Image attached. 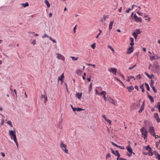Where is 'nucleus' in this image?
<instances>
[{
	"label": "nucleus",
	"mask_w": 160,
	"mask_h": 160,
	"mask_svg": "<svg viewBox=\"0 0 160 160\" xmlns=\"http://www.w3.org/2000/svg\"><path fill=\"white\" fill-rule=\"evenodd\" d=\"M108 101L109 102L112 103L113 105H116L117 104V102L111 98L108 99Z\"/></svg>",
	"instance_id": "nucleus-8"
},
{
	"label": "nucleus",
	"mask_w": 160,
	"mask_h": 160,
	"mask_svg": "<svg viewBox=\"0 0 160 160\" xmlns=\"http://www.w3.org/2000/svg\"><path fill=\"white\" fill-rule=\"evenodd\" d=\"M105 120L108 122V123L110 124H111V123H112V121L108 119V118H107V119Z\"/></svg>",
	"instance_id": "nucleus-38"
},
{
	"label": "nucleus",
	"mask_w": 160,
	"mask_h": 160,
	"mask_svg": "<svg viewBox=\"0 0 160 160\" xmlns=\"http://www.w3.org/2000/svg\"><path fill=\"white\" fill-rule=\"evenodd\" d=\"M140 131L144 139L146 140L148 137V132L147 130L145 127H143L140 129Z\"/></svg>",
	"instance_id": "nucleus-2"
},
{
	"label": "nucleus",
	"mask_w": 160,
	"mask_h": 160,
	"mask_svg": "<svg viewBox=\"0 0 160 160\" xmlns=\"http://www.w3.org/2000/svg\"><path fill=\"white\" fill-rule=\"evenodd\" d=\"M108 48H109L112 51L114 52V49L111 47V46L109 45L108 46Z\"/></svg>",
	"instance_id": "nucleus-47"
},
{
	"label": "nucleus",
	"mask_w": 160,
	"mask_h": 160,
	"mask_svg": "<svg viewBox=\"0 0 160 160\" xmlns=\"http://www.w3.org/2000/svg\"><path fill=\"white\" fill-rule=\"evenodd\" d=\"M106 92L105 91H102L101 92V95H103V98L105 102H106L107 100V98L106 97Z\"/></svg>",
	"instance_id": "nucleus-14"
},
{
	"label": "nucleus",
	"mask_w": 160,
	"mask_h": 160,
	"mask_svg": "<svg viewBox=\"0 0 160 160\" xmlns=\"http://www.w3.org/2000/svg\"><path fill=\"white\" fill-rule=\"evenodd\" d=\"M95 91L96 94L98 95L99 96H101V93L98 92V90L96 89H95Z\"/></svg>",
	"instance_id": "nucleus-42"
},
{
	"label": "nucleus",
	"mask_w": 160,
	"mask_h": 160,
	"mask_svg": "<svg viewBox=\"0 0 160 160\" xmlns=\"http://www.w3.org/2000/svg\"><path fill=\"white\" fill-rule=\"evenodd\" d=\"M108 71L110 72H112L114 74L116 75V73L117 71V69L116 68H110L108 69Z\"/></svg>",
	"instance_id": "nucleus-6"
},
{
	"label": "nucleus",
	"mask_w": 160,
	"mask_h": 160,
	"mask_svg": "<svg viewBox=\"0 0 160 160\" xmlns=\"http://www.w3.org/2000/svg\"><path fill=\"white\" fill-rule=\"evenodd\" d=\"M149 132L150 135L153 137H154L155 132L154 128L153 126H150L148 130Z\"/></svg>",
	"instance_id": "nucleus-3"
},
{
	"label": "nucleus",
	"mask_w": 160,
	"mask_h": 160,
	"mask_svg": "<svg viewBox=\"0 0 160 160\" xmlns=\"http://www.w3.org/2000/svg\"><path fill=\"white\" fill-rule=\"evenodd\" d=\"M57 58L59 59L62 60L63 61H64L65 60V58L61 54L59 53H57Z\"/></svg>",
	"instance_id": "nucleus-9"
},
{
	"label": "nucleus",
	"mask_w": 160,
	"mask_h": 160,
	"mask_svg": "<svg viewBox=\"0 0 160 160\" xmlns=\"http://www.w3.org/2000/svg\"><path fill=\"white\" fill-rule=\"evenodd\" d=\"M154 154L155 155L156 158L158 160H160V155L158 154V152L157 151H154Z\"/></svg>",
	"instance_id": "nucleus-12"
},
{
	"label": "nucleus",
	"mask_w": 160,
	"mask_h": 160,
	"mask_svg": "<svg viewBox=\"0 0 160 160\" xmlns=\"http://www.w3.org/2000/svg\"><path fill=\"white\" fill-rule=\"evenodd\" d=\"M130 39L131 41V43H130V45L131 46H133L134 45V43L133 42H134V39L133 38H132V37H130Z\"/></svg>",
	"instance_id": "nucleus-22"
},
{
	"label": "nucleus",
	"mask_w": 160,
	"mask_h": 160,
	"mask_svg": "<svg viewBox=\"0 0 160 160\" xmlns=\"http://www.w3.org/2000/svg\"><path fill=\"white\" fill-rule=\"evenodd\" d=\"M60 146L62 150L65 153L67 154L68 153V150L66 149L67 146L65 144H64L62 141H61L60 142Z\"/></svg>",
	"instance_id": "nucleus-4"
},
{
	"label": "nucleus",
	"mask_w": 160,
	"mask_h": 160,
	"mask_svg": "<svg viewBox=\"0 0 160 160\" xmlns=\"http://www.w3.org/2000/svg\"><path fill=\"white\" fill-rule=\"evenodd\" d=\"M48 101V98L47 97V96L45 97L44 98V103H46V102Z\"/></svg>",
	"instance_id": "nucleus-43"
},
{
	"label": "nucleus",
	"mask_w": 160,
	"mask_h": 160,
	"mask_svg": "<svg viewBox=\"0 0 160 160\" xmlns=\"http://www.w3.org/2000/svg\"><path fill=\"white\" fill-rule=\"evenodd\" d=\"M49 36L47 34H46V33H44V35L42 37V38H43L45 37L49 38Z\"/></svg>",
	"instance_id": "nucleus-41"
},
{
	"label": "nucleus",
	"mask_w": 160,
	"mask_h": 160,
	"mask_svg": "<svg viewBox=\"0 0 160 160\" xmlns=\"http://www.w3.org/2000/svg\"><path fill=\"white\" fill-rule=\"evenodd\" d=\"M131 9L130 8H128V9H127L126 11V12L127 13H129V12L131 10Z\"/></svg>",
	"instance_id": "nucleus-56"
},
{
	"label": "nucleus",
	"mask_w": 160,
	"mask_h": 160,
	"mask_svg": "<svg viewBox=\"0 0 160 160\" xmlns=\"http://www.w3.org/2000/svg\"><path fill=\"white\" fill-rule=\"evenodd\" d=\"M134 50V48L132 47H131L128 48L127 51V53L128 54H130Z\"/></svg>",
	"instance_id": "nucleus-10"
},
{
	"label": "nucleus",
	"mask_w": 160,
	"mask_h": 160,
	"mask_svg": "<svg viewBox=\"0 0 160 160\" xmlns=\"http://www.w3.org/2000/svg\"><path fill=\"white\" fill-rule=\"evenodd\" d=\"M128 151L131 153H133L132 149L130 145H128L126 147Z\"/></svg>",
	"instance_id": "nucleus-13"
},
{
	"label": "nucleus",
	"mask_w": 160,
	"mask_h": 160,
	"mask_svg": "<svg viewBox=\"0 0 160 160\" xmlns=\"http://www.w3.org/2000/svg\"><path fill=\"white\" fill-rule=\"evenodd\" d=\"M114 23V21H111L109 25V29H111L112 28V26Z\"/></svg>",
	"instance_id": "nucleus-17"
},
{
	"label": "nucleus",
	"mask_w": 160,
	"mask_h": 160,
	"mask_svg": "<svg viewBox=\"0 0 160 160\" xmlns=\"http://www.w3.org/2000/svg\"><path fill=\"white\" fill-rule=\"evenodd\" d=\"M134 32L136 33L138 35V34H140L141 32L139 29H137L135 30V32Z\"/></svg>",
	"instance_id": "nucleus-30"
},
{
	"label": "nucleus",
	"mask_w": 160,
	"mask_h": 160,
	"mask_svg": "<svg viewBox=\"0 0 160 160\" xmlns=\"http://www.w3.org/2000/svg\"><path fill=\"white\" fill-rule=\"evenodd\" d=\"M108 15H103V18L104 19V21H106V19L108 18Z\"/></svg>",
	"instance_id": "nucleus-40"
},
{
	"label": "nucleus",
	"mask_w": 160,
	"mask_h": 160,
	"mask_svg": "<svg viewBox=\"0 0 160 160\" xmlns=\"http://www.w3.org/2000/svg\"><path fill=\"white\" fill-rule=\"evenodd\" d=\"M146 150H148L149 151V152H150L152 151V149L150 147H149V145H148L146 147Z\"/></svg>",
	"instance_id": "nucleus-20"
},
{
	"label": "nucleus",
	"mask_w": 160,
	"mask_h": 160,
	"mask_svg": "<svg viewBox=\"0 0 160 160\" xmlns=\"http://www.w3.org/2000/svg\"><path fill=\"white\" fill-rule=\"evenodd\" d=\"M133 18L135 21L137 22H142V19L141 17H138L136 14L133 16Z\"/></svg>",
	"instance_id": "nucleus-5"
},
{
	"label": "nucleus",
	"mask_w": 160,
	"mask_h": 160,
	"mask_svg": "<svg viewBox=\"0 0 160 160\" xmlns=\"http://www.w3.org/2000/svg\"><path fill=\"white\" fill-rule=\"evenodd\" d=\"M114 78H115V79L118 80V81L120 82H121V81L120 79H119L117 77H114Z\"/></svg>",
	"instance_id": "nucleus-61"
},
{
	"label": "nucleus",
	"mask_w": 160,
	"mask_h": 160,
	"mask_svg": "<svg viewBox=\"0 0 160 160\" xmlns=\"http://www.w3.org/2000/svg\"><path fill=\"white\" fill-rule=\"evenodd\" d=\"M135 88L136 89H137L138 91L139 90V88L138 86L137 85H136L135 87Z\"/></svg>",
	"instance_id": "nucleus-64"
},
{
	"label": "nucleus",
	"mask_w": 160,
	"mask_h": 160,
	"mask_svg": "<svg viewBox=\"0 0 160 160\" xmlns=\"http://www.w3.org/2000/svg\"><path fill=\"white\" fill-rule=\"evenodd\" d=\"M70 58H71L72 59L73 61H76L79 58L78 57L75 58L73 56H70Z\"/></svg>",
	"instance_id": "nucleus-26"
},
{
	"label": "nucleus",
	"mask_w": 160,
	"mask_h": 160,
	"mask_svg": "<svg viewBox=\"0 0 160 160\" xmlns=\"http://www.w3.org/2000/svg\"><path fill=\"white\" fill-rule=\"evenodd\" d=\"M88 66H92L94 68H95V65L91 63H87V64Z\"/></svg>",
	"instance_id": "nucleus-33"
},
{
	"label": "nucleus",
	"mask_w": 160,
	"mask_h": 160,
	"mask_svg": "<svg viewBox=\"0 0 160 160\" xmlns=\"http://www.w3.org/2000/svg\"><path fill=\"white\" fill-rule=\"evenodd\" d=\"M148 97L149 98L151 103H153L154 102V100L153 97L149 95H148Z\"/></svg>",
	"instance_id": "nucleus-19"
},
{
	"label": "nucleus",
	"mask_w": 160,
	"mask_h": 160,
	"mask_svg": "<svg viewBox=\"0 0 160 160\" xmlns=\"http://www.w3.org/2000/svg\"><path fill=\"white\" fill-rule=\"evenodd\" d=\"M15 133L16 132L15 131L10 130L9 131V135L10 136L11 139H12V138H13L14 141L15 142L17 147H18V144Z\"/></svg>",
	"instance_id": "nucleus-1"
},
{
	"label": "nucleus",
	"mask_w": 160,
	"mask_h": 160,
	"mask_svg": "<svg viewBox=\"0 0 160 160\" xmlns=\"http://www.w3.org/2000/svg\"><path fill=\"white\" fill-rule=\"evenodd\" d=\"M154 118L156 119L159 118V115L158 113H155L154 114Z\"/></svg>",
	"instance_id": "nucleus-23"
},
{
	"label": "nucleus",
	"mask_w": 160,
	"mask_h": 160,
	"mask_svg": "<svg viewBox=\"0 0 160 160\" xmlns=\"http://www.w3.org/2000/svg\"><path fill=\"white\" fill-rule=\"evenodd\" d=\"M110 157V153H108L107 155V156L106 157V158L107 159L108 157Z\"/></svg>",
	"instance_id": "nucleus-59"
},
{
	"label": "nucleus",
	"mask_w": 160,
	"mask_h": 160,
	"mask_svg": "<svg viewBox=\"0 0 160 160\" xmlns=\"http://www.w3.org/2000/svg\"><path fill=\"white\" fill-rule=\"evenodd\" d=\"M156 120L157 122L158 123L160 122V118H158L157 119H156Z\"/></svg>",
	"instance_id": "nucleus-62"
},
{
	"label": "nucleus",
	"mask_w": 160,
	"mask_h": 160,
	"mask_svg": "<svg viewBox=\"0 0 160 160\" xmlns=\"http://www.w3.org/2000/svg\"><path fill=\"white\" fill-rule=\"evenodd\" d=\"M92 88V83H91V84L90 85L89 87V92L90 91Z\"/></svg>",
	"instance_id": "nucleus-53"
},
{
	"label": "nucleus",
	"mask_w": 160,
	"mask_h": 160,
	"mask_svg": "<svg viewBox=\"0 0 160 160\" xmlns=\"http://www.w3.org/2000/svg\"><path fill=\"white\" fill-rule=\"evenodd\" d=\"M96 46V44L95 43H94L91 45V47L93 49L95 48Z\"/></svg>",
	"instance_id": "nucleus-37"
},
{
	"label": "nucleus",
	"mask_w": 160,
	"mask_h": 160,
	"mask_svg": "<svg viewBox=\"0 0 160 160\" xmlns=\"http://www.w3.org/2000/svg\"><path fill=\"white\" fill-rule=\"evenodd\" d=\"M117 159L118 160H127L126 158H119L118 157L117 158Z\"/></svg>",
	"instance_id": "nucleus-44"
},
{
	"label": "nucleus",
	"mask_w": 160,
	"mask_h": 160,
	"mask_svg": "<svg viewBox=\"0 0 160 160\" xmlns=\"http://www.w3.org/2000/svg\"><path fill=\"white\" fill-rule=\"evenodd\" d=\"M81 71V70L80 69H78L76 71V72L78 74Z\"/></svg>",
	"instance_id": "nucleus-63"
},
{
	"label": "nucleus",
	"mask_w": 160,
	"mask_h": 160,
	"mask_svg": "<svg viewBox=\"0 0 160 160\" xmlns=\"http://www.w3.org/2000/svg\"><path fill=\"white\" fill-rule=\"evenodd\" d=\"M82 94V92L80 93L79 92H77L76 93V96L78 98L80 99L81 98Z\"/></svg>",
	"instance_id": "nucleus-15"
},
{
	"label": "nucleus",
	"mask_w": 160,
	"mask_h": 160,
	"mask_svg": "<svg viewBox=\"0 0 160 160\" xmlns=\"http://www.w3.org/2000/svg\"><path fill=\"white\" fill-rule=\"evenodd\" d=\"M140 88L142 89V92H144V89L143 87V84L140 85Z\"/></svg>",
	"instance_id": "nucleus-32"
},
{
	"label": "nucleus",
	"mask_w": 160,
	"mask_h": 160,
	"mask_svg": "<svg viewBox=\"0 0 160 160\" xmlns=\"http://www.w3.org/2000/svg\"><path fill=\"white\" fill-rule=\"evenodd\" d=\"M49 38L50 40L53 43H57V42H56V40L55 39L52 38L51 37H49Z\"/></svg>",
	"instance_id": "nucleus-25"
},
{
	"label": "nucleus",
	"mask_w": 160,
	"mask_h": 160,
	"mask_svg": "<svg viewBox=\"0 0 160 160\" xmlns=\"http://www.w3.org/2000/svg\"><path fill=\"white\" fill-rule=\"evenodd\" d=\"M127 79L126 80L127 81L129 82L130 81L131 79L130 78V76H128L127 77Z\"/></svg>",
	"instance_id": "nucleus-55"
},
{
	"label": "nucleus",
	"mask_w": 160,
	"mask_h": 160,
	"mask_svg": "<svg viewBox=\"0 0 160 160\" xmlns=\"http://www.w3.org/2000/svg\"><path fill=\"white\" fill-rule=\"evenodd\" d=\"M6 123H8V124H9L11 126V127L12 126V122L11 121H10V120L8 121H7V122Z\"/></svg>",
	"instance_id": "nucleus-46"
},
{
	"label": "nucleus",
	"mask_w": 160,
	"mask_h": 160,
	"mask_svg": "<svg viewBox=\"0 0 160 160\" xmlns=\"http://www.w3.org/2000/svg\"><path fill=\"white\" fill-rule=\"evenodd\" d=\"M132 35L134 37V38L135 39H136L137 38V36H138V35L136 33H135V32H133L132 33Z\"/></svg>",
	"instance_id": "nucleus-35"
},
{
	"label": "nucleus",
	"mask_w": 160,
	"mask_h": 160,
	"mask_svg": "<svg viewBox=\"0 0 160 160\" xmlns=\"http://www.w3.org/2000/svg\"><path fill=\"white\" fill-rule=\"evenodd\" d=\"M64 78V74L62 73L60 76H59L58 78V83L59 82V81L60 80L61 81V83L63 82V79Z\"/></svg>",
	"instance_id": "nucleus-7"
},
{
	"label": "nucleus",
	"mask_w": 160,
	"mask_h": 160,
	"mask_svg": "<svg viewBox=\"0 0 160 160\" xmlns=\"http://www.w3.org/2000/svg\"><path fill=\"white\" fill-rule=\"evenodd\" d=\"M145 74L150 79H151L152 77L154 76L153 74H152L151 75H149L147 72H145Z\"/></svg>",
	"instance_id": "nucleus-18"
},
{
	"label": "nucleus",
	"mask_w": 160,
	"mask_h": 160,
	"mask_svg": "<svg viewBox=\"0 0 160 160\" xmlns=\"http://www.w3.org/2000/svg\"><path fill=\"white\" fill-rule=\"evenodd\" d=\"M32 43L33 45H35L36 43V40L35 39L33 40L32 42Z\"/></svg>",
	"instance_id": "nucleus-51"
},
{
	"label": "nucleus",
	"mask_w": 160,
	"mask_h": 160,
	"mask_svg": "<svg viewBox=\"0 0 160 160\" xmlns=\"http://www.w3.org/2000/svg\"><path fill=\"white\" fill-rule=\"evenodd\" d=\"M21 5L23 7H28L29 5V4L28 2H26L25 3H22Z\"/></svg>",
	"instance_id": "nucleus-21"
},
{
	"label": "nucleus",
	"mask_w": 160,
	"mask_h": 160,
	"mask_svg": "<svg viewBox=\"0 0 160 160\" xmlns=\"http://www.w3.org/2000/svg\"><path fill=\"white\" fill-rule=\"evenodd\" d=\"M99 33L97 35V36H96V38H98V37H99V35L101 34V33H102V30H100V29H99Z\"/></svg>",
	"instance_id": "nucleus-36"
},
{
	"label": "nucleus",
	"mask_w": 160,
	"mask_h": 160,
	"mask_svg": "<svg viewBox=\"0 0 160 160\" xmlns=\"http://www.w3.org/2000/svg\"><path fill=\"white\" fill-rule=\"evenodd\" d=\"M45 3L48 7L49 8L50 7V4L48 1L47 0H45Z\"/></svg>",
	"instance_id": "nucleus-27"
},
{
	"label": "nucleus",
	"mask_w": 160,
	"mask_h": 160,
	"mask_svg": "<svg viewBox=\"0 0 160 160\" xmlns=\"http://www.w3.org/2000/svg\"><path fill=\"white\" fill-rule=\"evenodd\" d=\"M137 13L139 14V15H140V16H143V13L142 12H137Z\"/></svg>",
	"instance_id": "nucleus-54"
},
{
	"label": "nucleus",
	"mask_w": 160,
	"mask_h": 160,
	"mask_svg": "<svg viewBox=\"0 0 160 160\" xmlns=\"http://www.w3.org/2000/svg\"><path fill=\"white\" fill-rule=\"evenodd\" d=\"M151 88H152V90H153V92H155V93H156L157 92V90L156 89L155 87L154 86H152V87H151Z\"/></svg>",
	"instance_id": "nucleus-39"
},
{
	"label": "nucleus",
	"mask_w": 160,
	"mask_h": 160,
	"mask_svg": "<svg viewBox=\"0 0 160 160\" xmlns=\"http://www.w3.org/2000/svg\"><path fill=\"white\" fill-rule=\"evenodd\" d=\"M142 74H139L136 76V77L138 79H140L142 78Z\"/></svg>",
	"instance_id": "nucleus-31"
},
{
	"label": "nucleus",
	"mask_w": 160,
	"mask_h": 160,
	"mask_svg": "<svg viewBox=\"0 0 160 160\" xmlns=\"http://www.w3.org/2000/svg\"><path fill=\"white\" fill-rule=\"evenodd\" d=\"M118 147L121 149H125V148L124 147V146H122L118 145V147Z\"/></svg>",
	"instance_id": "nucleus-45"
},
{
	"label": "nucleus",
	"mask_w": 160,
	"mask_h": 160,
	"mask_svg": "<svg viewBox=\"0 0 160 160\" xmlns=\"http://www.w3.org/2000/svg\"><path fill=\"white\" fill-rule=\"evenodd\" d=\"M144 84H145V86L146 87V88H147V90L149 91L150 90V88H149L148 84L146 82H145Z\"/></svg>",
	"instance_id": "nucleus-24"
},
{
	"label": "nucleus",
	"mask_w": 160,
	"mask_h": 160,
	"mask_svg": "<svg viewBox=\"0 0 160 160\" xmlns=\"http://www.w3.org/2000/svg\"><path fill=\"white\" fill-rule=\"evenodd\" d=\"M149 56L150 59L151 61H152L155 59V56H151L150 55Z\"/></svg>",
	"instance_id": "nucleus-29"
},
{
	"label": "nucleus",
	"mask_w": 160,
	"mask_h": 160,
	"mask_svg": "<svg viewBox=\"0 0 160 160\" xmlns=\"http://www.w3.org/2000/svg\"><path fill=\"white\" fill-rule=\"evenodd\" d=\"M111 151H112V152L114 154V155H115V152L114 150L112 148H111Z\"/></svg>",
	"instance_id": "nucleus-60"
},
{
	"label": "nucleus",
	"mask_w": 160,
	"mask_h": 160,
	"mask_svg": "<svg viewBox=\"0 0 160 160\" xmlns=\"http://www.w3.org/2000/svg\"><path fill=\"white\" fill-rule=\"evenodd\" d=\"M116 153L115 155L117 156L119 158L120 156V155L119 154V152L118 150H116L115 151Z\"/></svg>",
	"instance_id": "nucleus-28"
},
{
	"label": "nucleus",
	"mask_w": 160,
	"mask_h": 160,
	"mask_svg": "<svg viewBox=\"0 0 160 160\" xmlns=\"http://www.w3.org/2000/svg\"><path fill=\"white\" fill-rule=\"evenodd\" d=\"M149 153H148V155L150 156H152L154 154V152H152V151L149 152Z\"/></svg>",
	"instance_id": "nucleus-49"
},
{
	"label": "nucleus",
	"mask_w": 160,
	"mask_h": 160,
	"mask_svg": "<svg viewBox=\"0 0 160 160\" xmlns=\"http://www.w3.org/2000/svg\"><path fill=\"white\" fill-rule=\"evenodd\" d=\"M144 106H145L144 101L140 109H139V110L138 111V112L139 113L142 112V111L144 110V107H145Z\"/></svg>",
	"instance_id": "nucleus-11"
},
{
	"label": "nucleus",
	"mask_w": 160,
	"mask_h": 160,
	"mask_svg": "<svg viewBox=\"0 0 160 160\" xmlns=\"http://www.w3.org/2000/svg\"><path fill=\"white\" fill-rule=\"evenodd\" d=\"M3 118H4L2 117V118L1 122V125H3L4 123V120Z\"/></svg>",
	"instance_id": "nucleus-52"
},
{
	"label": "nucleus",
	"mask_w": 160,
	"mask_h": 160,
	"mask_svg": "<svg viewBox=\"0 0 160 160\" xmlns=\"http://www.w3.org/2000/svg\"><path fill=\"white\" fill-rule=\"evenodd\" d=\"M83 110V109H82L81 108H77V111H78V112L82 111Z\"/></svg>",
	"instance_id": "nucleus-48"
},
{
	"label": "nucleus",
	"mask_w": 160,
	"mask_h": 160,
	"mask_svg": "<svg viewBox=\"0 0 160 160\" xmlns=\"http://www.w3.org/2000/svg\"><path fill=\"white\" fill-rule=\"evenodd\" d=\"M136 64H135L132 67H129V68H128V69L130 70H131L132 69H133L135 67H136Z\"/></svg>",
	"instance_id": "nucleus-50"
},
{
	"label": "nucleus",
	"mask_w": 160,
	"mask_h": 160,
	"mask_svg": "<svg viewBox=\"0 0 160 160\" xmlns=\"http://www.w3.org/2000/svg\"><path fill=\"white\" fill-rule=\"evenodd\" d=\"M111 143L113 145H114L116 147H118V145H117L116 144L114 143L113 142H112Z\"/></svg>",
	"instance_id": "nucleus-57"
},
{
	"label": "nucleus",
	"mask_w": 160,
	"mask_h": 160,
	"mask_svg": "<svg viewBox=\"0 0 160 160\" xmlns=\"http://www.w3.org/2000/svg\"><path fill=\"white\" fill-rule=\"evenodd\" d=\"M151 82L150 83V85L151 87H152V86H153L154 81L152 79H151L150 80Z\"/></svg>",
	"instance_id": "nucleus-34"
},
{
	"label": "nucleus",
	"mask_w": 160,
	"mask_h": 160,
	"mask_svg": "<svg viewBox=\"0 0 160 160\" xmlns=\"http://www.w3.org/2000/svg\"><path fill=\"white\" fill-rule=\"evenodd\" d=\"M137 106L138 107H139V106H140V101H137Z\"/></svg>",
	"instance_id": "nucleus-58"
},
{
	"label": "nucleus",
	"mask_w": 160,
	"mask_h": 160,
	"mask_svg": "<svg viewBox=\"0 0 160 160\" xmlns=\"http://www.w3.org/2000/svg\"><path fill=\"white\" fill-rule=\"evenodd\" d=\"M127 88L128 89V92H131L134 89V87L132 86H130L129 87H128Z\"/></svg>",
	"instance_id": "nucleus-16"
}]
</instances>
